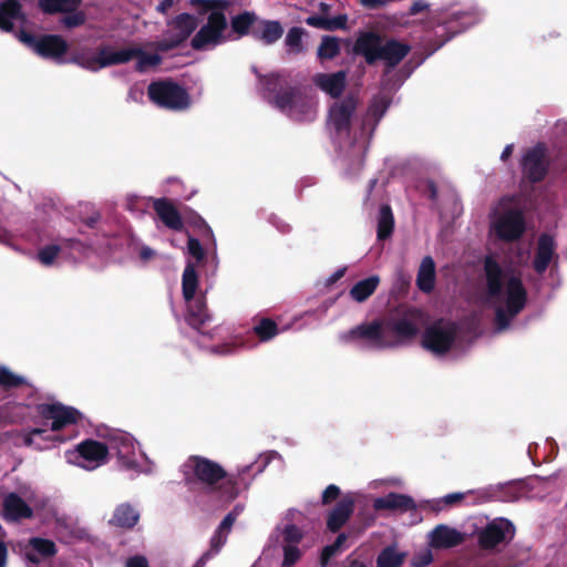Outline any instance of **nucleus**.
<instances>
[{"label":"nucleus","instance_id":"f257e3e1","mask_svg":"<svg viewBox=\"0 0 567 567\" xmlns=\"http://www.w3.org/2000/svg\"><path fill=\"white\" fill-rule=\"evenodd\" d=\"M485 277L484 302L494 309L498 328L505 329L525 307L526 289L518 276L502 269L491 256L485 259Z\"/></svg>","mask_w":567,"mask_h":567},{"label":"nucleus","instance_id":"f03ea898","mask_svg":"<svg viewBox=\"0 0 567 567\" xmlns=\"http://www.w3.org/2000/svg\"><path fill=\"white\" fill-rule=\"evenodd\" d=\"M419 331V323L414 315L398 321H374L352 329L343 338L354 340L359 346L370 349L395 347L414 337Z\"/></svg>","mask_w":567,"mask_h":567},{"label":"nucleus","instance_id":"7ed1b4c3","mask_svg":"<svg viewBox=\"0 0 567 567\" xmlns=\"http://www.w3.org/2000/svg\"><path fill=\"white\" fill-rule=\"evenodd\" d=\"M131 60L136 61L138 71L144 72L155 68L161 62L157 52L153 51V44L147 45H132L118 50L112 48H103L99 51H86L75 56V62L91 71L126 63Z\"/></svg>","mask_w":567,"mask_h":567},{"label":"nucleus","instance_id":"20e7f679","mask_svg":"<svg viewBox=\"0 0 567 567\" xmlns=\"http://www.w3.org/2000/svg\"><path fill=\"white\" fill-rule=\"evenodd\" d=\"M190 4L198 7L202 12H209L207 23L204 24L192 40V47L196 50H207L227 40V20L223 12L226 7L224 0H190Z\"/></svg>","mask_w":567,"mask_h":567},{"label":"nucleus","instance_id":"39448f33","mask_svg":"<svg viewBox=\"0 0 567 567\" xmlns=\"http://www.w3.org/2000/svg\"><path fill=\"white\" fill-rule=\"evenodd\" d=\"M301 538V532L293 524H287L284 528L277 530L276 543L284 554L281 567H291L299 560L301 550L298 545ZM278 557L279 553L276 548L269 546L252 567H277L279 564Z\"/></svg>","mask_w":567,"mask_h":567},{"label":"nucleus","instance_id":"423d86ee","mask_svg":"<svg viewBox=\"0 0 567 567\" xmlns=\"http://www.w3.org/2000/svg\"><path fill=\"white\" fill-rule=\"evenodd\" d=\"M525 229L522 213L514 206L513 199L504 198L496 206L491 231L504 240L517 239Z\"/></svg>","mask_w":567,"mask_h":567},{"label":"nucleus","instance_id":"0eeeda50","mask_svg":"<svg viewBox=\"0 0 567 567\" xmlns=\"http://www.w3.org/2000/svg\"><path fill=\"white\" fill-rule=\"evenodd\" d=\"M22 495L33 504L34 511L40 512L43 509V514H40L43 519H49L55 515L53 506L48 499H35L33 493L24 487L21 489ZM33 515V508L30 507L19 495L16 493L8 494L3 499V517L7 520L16 522L23 518H31Z\"/></svg>","mask_w":567,"mask_h":567},{"label":"nucleus","instance_id":"6e6552de","mask_svg":"<svg viewBox=\"0 0 567 567\" xmlns=\"http://www.w3.org/2000/svg\"><path fill=\"white\" fill-rule=\"evenodd\" d=\"M183 296L187 303V322L195 329L200 330L208 321L210 316L207 312L204 298L195 299V292L198 287V277L195 266L188 262L183 272L182 279Z\"/></svg>","mask_w":567,"mask_h":567},{"label":"nucleus","instance_id":"1a4fd4ad","mask_svg":"<svg viewBox=\"0 0 567 567\" xmlns=\"http://www.w3.org/2000/svg\"><path fill=\"white\" fill-rule=\"evenodd\" d=\"M268 99L295 121H312L317 115V101L301 91H286Z\"/></svg>","mask_w":567,"mask_h":567},{"label":"nucleus","instance_id":"9d476101","mask_svg":"<svg viewBox=\"0 0 567 567\" xmlns=\"http://www.w3.org/2000/svg\"><path fill=\"white\" fill-rule=\"evenodd\" d=\"M65 461L86 471L104 465L109 460V446L95 440H85L64 453Z\"/></svg>","mask_w":567,"mask_h":567},{"label":"nucleus","instance_id":"9b49d317","mask_svg":"<svg viewBox=\"0 0 567 567\" xmlns=\"http://www.w3.org/2000/svg\"><path fill=\"white\" fill-rule=\"evenodd\" d=\"M182 472L187 484L202 483L208 486L226 476L219 464L200 456H190L182 466Z\"/></svg>","mask_w":567,"mask_h":567},{"label":"nucleus","instance_id":"f8f14e48","mask_svg":"<svg viewBox=\"0 0 567 567\" xmlns=\"http://www.w3.org/2000/svg\"><path fill=\"white\" fill-rule=\"evenodd\" d=\"M148 96L156 105L169 110H184L190 104L187 92L182 86L171 81L151 83L148 86Z\"/></svg>","mask_w":567,"mask_h":567},{"label":"nucleus","instance_id":"ddd939ff","mask_svg":"<svg viewBox=\"0 0 567 567\" xmlns=\"http://www.w3.org/2000/svg\"><path fill=\"white\" fill-rule=\"evenodd\" d=\"M117 454L121 464L127 470L137 472H148L147 457L135 446L134 439L127 433H118L114 435L111 442V447Z\"/></svg>","mask_w":567,"mask_h":567},{"label":"nucleus","instance_id":"4468645a","mask_svg":"<svg viewBox=\"0 0 567 567\" xmlns=\"http://www.w3.org/2000/svg\"><path fill=\"white\" fill-rule=\"evenodd\" d=\"M457 327L449 321H439L429 327L423 334V347L435 355L447 352L454 344Z\"/></svg>","mask_w":567,"mask_h":567},{"label":"nucleus","instance_id":"2eb2a0df","mask_svg":"<svg viewBox=\"0 0 567 567\" xmlns=\"http://www.w3.org/2000/svg\"><path fill=\"white\" fill-rule=\"evenodd\" d=\"M18 39L43 58L59 60L68 49L66 42L59 35H44L39 39L21 30Z\"/></svg>","mask_w":567,"mask_h":567},{"label":"nucleus","instance_id":"dca6fc26","mask_svg":"<svg viewBox=\"0 0 567 567\" xmlns=\"http://www.w3.org/2000/svg\"><path fill=\"white\" fill-rule=\"evenodd\" d=\"M39 413L45 421L51 422L52 433L75 424L81 419V413L78 410L60 403L42 404L39 406Z\"/></svg>","mask_w":567,"mask_h":567},{"label":"nucleus","instance_id":"f3484780","mask_svg":"<svg viewBox=\"0 0 567 567\" xmlns=\"http://www.w3.org/2000/svg\"><path fill=\"white\" fill-rule=\"evenodd\" d=\"M515 528L513 524L498 518L488 524L480 534V544L484 548H493L502 542L513 538Z\"/></svg>","mask_w":567,"mask_h":567},{"label":"nucleus","instance_id":"a211bd4d","mask_svg":"<svg viewBox=\"0 0 567 567\" xmlns=\"http://www.w3.org/2000/svg\"><path fill=\"white\" fill-rule=\"evenodd\" d=\"M357 102L352 96L336 102L329 112L328 126L337 134L348 133L350 120L355 110Z\"/></svg>","mask_w":567,"mask_h":567},{"label":"nucleus","instance_id":"6ab92c4d","mask_svg":"<svg viewBox=\"0 0 567 567\" xmlns=\"http://www.w3.org/2000/svg\"><path fill=\"white\" fill-rule=\"evenodd\" d=\"M196 19L187 13L178 16L174 21L168 24L167 33L169 34L168 41L158 43L161 50H168L188 38V35L196 29Z\"/></svg>","mask_w":567,"mask_h":567},{"label":"nucleus","instance_id":"aec40b11","mask_svg":"<svg viewBox=\"0 0 567 567\" xmlns=\"http://www.w3.org/2000/svg\"><path fill=\"white\" fill-rule=\"evenodd\" d=\"M427 545L433 549H447L462 544L465 535L458 529L440 524L427 534Z\"/></svg>","mask_w":567,"mask_h":567},{"label":"nucleus","instance_id":"412c9836","mask_svg":"<svg viewBox=\"0 0 567 567\" xmlns=\"http://www.w3.org/2000/svg\"><path fill=\"white\" fill-rule=\"evenodd\" d=\"M524 175L533 182L540 181L547 172L545 148L537 145L528 150L522 159Z\"/></svg>","mask_w":567,"mask_h":567},{"label":"nucleus","instance_id":"4be33fe9","mask_svg":"<svg viewBox=\"0 0 567 567\" xmlns=\"http://www.w3.org/2000/svg\"><path fill=\"white\" fill-rule=\"evenodd\" d=\"M25 18L20 4L16 0H7L0 6V29L11 31L13 28L24 25Z\"/></svg>","mask_w":567,"mask_h":567},{"label":"nucleus","instance_id":"5701e85b","mask_svg":"<svg viewBox=\"0 0 567 567\" xmlns=\"http://www.w3.org/2000/svg\"><path fill=\"white\" fill-rule=\"evenodd\" d=\"M381 39L379 35L368 32L361 34L354 45V51L362 54L367 62L372 63L379 59L382 50Z\"/></svg>","mask_w":567,"mask_h":567},{"label":"nucleus","instance_id":"b1692460","mask_svg":"<svg viewBox=\"0 0 567 567\" xmlns=\"http://www.w3.org/2000/svg\"><path fill=\"white\" fill-rule=\"evenodd\" d=\"M313 82L326 94L337 97L346 86V73L342 71L332 74L319 73L315 75Z\"/></svg>","mask_w":567,"mask_h":567},{"label":"nucleus","instance_id":"393cba45","mask_svg":"<svg viewBox=\"0 0 567 567\" xmlns=\"http://www.w3.org/2000/svg\"><path fill=\"white\" fill-rule=\"evenodd\" d=\"M63 440L55 434H48L45 429H34L20 436V443L25 446L34 447L35 450H45L60 443Z\"/></svg>","mask_w":567,"mask_h":567},{"label":"nucleus","instance_id":"a878e982","mask_svg":"<svg viewBox=\"0 0 567 567\" xmlns=\"http://www.w3.org/2000/svg\"><path fill=\"white\" fill-rule=\"evenodd\" d=\"M373 506L375 509L410 511L415 508V503L408 495L390 493L386 496L375 498Z\"/></svg>","mask_w":567,"mask_h":567},{"label":"nucleus","instance_id":"bb28decb","mask_svg":"<svg viewBox=\"0 0 567 567\" xmlns=\"http://www.w3.org/2000/svg\"><path fill=\"white\" fill-rule=\"evenodd\" d=\"M154 209L161 220L171 229L181 230L183 221L175 209V207L166 199H156L154 202Z\"/></svg>","mask_w":567,"mask_h":567},{"label":"nucleus","instance_id":"cd10ccee","mask_svg":"<svg viewBox=\"0 0 567 567\" xmlns=\"http://www.w3.org/2000/svg\"><path fill=\"white\" fill-rule=\"evenodd\" d=\"M255 38L271 44L281 38L284 29L277 21H260L252 27Z\"/></svg>","mask_w":567,"mask_h":567},{"label":"nucleus","instance_id":"c85d7f7f","mask_svg":"<svg viewBox=\"0 0 567 567\" xmlns=\"http://www.w3.org/2000/svg\"><path fill=\"white\" fill-rule=\"evenodd\" d=\"M410 52V47L394 40L383 44L379 59L384 60L390 66L396 65Z\"/></svg>","mask_w":567,"mask_h":567},{"label":"nucleus","instance_id":"c756f323","mask_svg":"<svg viewBox=\"0 0 567 567\" xmlns=\"http://www.w3.org/2000/svg\"><path fill=\"white\" fill-rule=\"evenodd\" d=\"M555 250V244L551 237L543 235L538 240L537 256L534 267L537 272H543L548 267Z\"/></svg>","mask_w":567,"mask_h":567},{"label":"nucleus","instance_id":"7c9ffc66","mask_svg":"<svg viewBox=\"0 0 567 567\" xmlns=\"http://www.w3.org/2000/svg\"><path fill=\"white\" fill-rule=\"evenodd\" d=\"M417 287L424 291L430 292L435 284V264L431 257L423 258L416 278Z\"/></svg>","mask_w":567,"mask_h":567},{"label":"nucleus","instance_id":"2f4dec72","mask_svg":"<svg viewBox=\"0 0 567 567\" xmlns=\"http://www.w3.org/2000/svg\"><path fill=\"white\" fill-rule=\"evenodd\" d=\"M240 513L239 507H235V509L229 513L224 520L220 523L218 529L212 538V549L217 553L219 548L226 543L227 535L237 517Z\"/></svg>","mask_w":567,"mask_h":567},{"label":"nucleus","instance_id":"473e14b6","mask_svg":"<svg viewBox=\"0 0 567 567\" xmlns=\"http://www.w3.org/2000/svg\"><path fill=\"white\" fill-rule=\"evenodd\" d=\"M380 284L378 276H371L357 282L350 290V296L353 300L362 302L367 300L377 289Z\"/></svg>","mask_w":567,"mask_h":567},{"label":"nucleus","instance_id":"72a5a7b5","mask_svg":"<svg viewBox=\"0 0 567 567\" xmlns=\"http://www.w3.org/2000/svg\"><path fill=\"white\" fill-rule=\"evenodd\" d=\"M352 508L353 502L351 499H343L340 502L329 516L328 527L332 532L338 530L349 518L352 513Z\"/></svg>","mask_w":567,"mask_h":567},{"label":"nucleus","instance_id":"f704fd0d","mask_svg":"<svg viewBox=\"0 0 567 567\" xmlns=\"http://www.w3.org/2000/svg\"><path fill=\"white\" fill-rule=\"evenodd\" d=\"M138 519L137 512L128 505H121L115 509L112 522L121 527H132Z\"/></svg>","mask_w":567,"mask_h":567},{"label":"nucleus","instance_id":"c9c22d12","mask_svg":"<svg viewBox=\"0 0 567 567\" xmlns=\"http://www.w3.org/2000/svg\"><path fill=\"white\" fill-rule=\"evenodd\" d=\"M81 0H39L44 12L55 13L71 11L80 4Z\"/></svg>","mask_w":567,"mask_h":567},{"label":"nucleus","instance_id":"e433bc0d","mask_svg":"<svg viewBox=\"0 0 567 567\" xmlns=\"http://www.w3.org/2000/svg\"><path fill=\"white\" fill-rule=\"evenodd\" d=\"M403 559V553L396 550L394 547H388L379 555L378 567H400Z\"/></svg>","mask_w":567,"mask_h":567},{"label":"nucleus","instance_id":"4c0bfd02","mask_svg":"<svg viewBox=\"0 0 567 567\" xmlns=\"http://www.w3.org/2000/svg\"><path fill=\"white\" fill-rule=\"evenodd\" d=\"M464 497H465L464 493H452V494H447L444 497H441L437 499L427 501L425 504H426V507H429L435 512H440V511H443L445 508H449V507H452V506L458 504L460 502H462L464 499Z\"/></svg>","mask_w":567,"mask_h":567},{"label":"nucleus","instance_id":"58836bf2","mask_svg":"<svg viewBox=\"0 0 567 567\" xmlns=\"http://www.w3.org/2000/svg\"><path fill=\"white\" fill-rule=\"evenodd\" d=\"M393 229V216L389 206H382L380 209L378 223V237L384 239L389 237Z\"/></svg>","mask_w":567,"mask_h":567},{"label":"nucleus","instance_id":"ea45409f","mask_svg":"<svg viewBox=\"0 0 567 567\" xmlns=\"http://www.w3.org/2000/svg\"><path fill=\"white\" fill-rule=\"evenodd\" d=\"M29 546L40 558H48L55 554V545L52 540L34 537L29 540Z\"/></svg>","mask_w":567,"mask_h":567},{"label":"nucleus","instance_id":"a19ab883","mask_svg":"<svg viewBox=\"0 0 567 567\" xmlns=\"http://www.w3.org/2000/svg\"><path fill=\"white\" fill-rule=\"evenodd\" d=\"M256 18L251 13H243L240 16H237L233 18L231 20V29L233 32L237 34V37H241L246 34L249 30V28L254 24Z\"/></svg>","mask_w":567,"mask_h":567},{"label":"nucleus","instance_id":"79ce46f5","mask_svg":"<svg viewBox=\"0 0 567 567\" xmlns=\"http://www.w3.org/2000/svg\"><path fill=\"white\" fill-rule=\"evenodd\" d=\"M340 50L339 42L336 38L326 37L319 47L318 54L321 59H332Z\"/></svg>","mask_w":567,"mask_h":567},{"label":"nucleus","instance_id":"37998d69","mask_svg":"<svg viewBox=\"0 0 567 567\" xmlns=\"http://www.w3.org/2000/svg\"><path fill=\"white\" fill-rule=\"evenodd\" d=\"M24 382H25V380L22 377L14 374L8 368H4V367L0 368V385H2L4 388H13V386H19V385L23 384Z\"/></svg>","mask_w":567,"mask_h":567},{"label":"nucleus","instance_id":"c03bdc74","mask_svg":"<svg viewBox=\"0 0 567 567\" xmlns=\"http://www.w3.org/2000/svg\"><path fill=\"white\" fill-rule=\"evenodd\" d=\"M255 332L261 340H269L278 333L277 326L274 321L265 319L255 327Z\"/></svg>","mask_w":567,"mask_h":567},{"label":"nucleus","instance_id":"a18cd8bd","mask_svg":"<svg viewBox=\"0 0 567 567\" xmlns=\"http://www.w3.org/2000/svg\"><path fill=\"white\" fill-rule=\"evenodd\" d=\"M302 31L298 28L289 30L286 37V45L290 52H299L301 50Z\"/></svg>","mask_w":567,"mask_h":567},{"label":"nucleus","instance_id":"49530a36","mask_svg":"<svg viewBox=\"0 0 567 567\" xmlns=\"http://www.w3.org/2000/svg\"><path fill=\"white\" fill-rule=\"evenodd\" d=\"M59 251H60V248L55 245L47 246L39 251V254H38L39 260L41 261V264H43L45 266H50L53 264L54 259L58 257Z\"/></svg>","mask_w":567,"mask_h":567},{"label":"nucleus","instance_id":"de8ad7c7","mask_svg":"<svg viewBox=\"0 0 567 567\" xmlns=\"http://www.w3.org/2000/svg\"><path fill=\"white\" fill-rule=\"evenodd\" d=\"M432 548H422L416 551L412 558V565L414 567H425L433 560Z\"/></svg>","mask_w":567,"mask_h":567},{"label":"nucleus","instance_id":"09e8293b","mask_svg":"<svg viewBox=\"0 0 567 567\" xmlns=\"http://www.w3.org/2000/svg\"><path fill=\"white\" fill-rule=\"evenodd\" d=\"M188 254L192 255L194 258H196L197 261H200L204 257V249L200 245V243L195 238L188 239V246H187Z\"/></svg>","mask_w":567,"mask_h":567},{"label":"nucleus","instance_id":"8fccbe9b","mask_svg":"<svg viewBox=\"0 0 567 567\" xmlns=\"http://www.w3.org/2000/svg\"><path fill=\"white\" fill-rule=\"evenodd\" d=\"M344 540V535H340L338 538H337V542L331 545V546H327L323 551H322V557H321V563L322 565H326L327 561L329 560V558L331 556H333L339 547L341 546L342 542Z\"/></svg>","mask_w":567,"mask_h":567},{"label":"nucleus","instance_id":"3c124183","mask_svg":"<svg viewBox=\"0 0 567 567\" xmlns=\"http://www.w3.org/2000/svg\"><path fill=\"white\" fill-rule=\"evenodd\" d=\"M284 84V79L279 75H270L265 80L266 90L270 93L277 90V87H281Z\"/></svg>","mask_w":567,"mask_h":567},{"label":"nucleus","instance_id":"603ef678","mask_svg":"<svg viewBox=\"0 0 567 567\" xmlns=\"http://www.w3.org/2000/svg\"><path fill=\"white\" fill-rule=\"evenodd\" d=\"M339 495V488L336 485H329L322 493V502L330 503Z\"/></svg>","mask_w":567,"mask_h":567},{"label":"nucleus","instance_id":"864d4df0","mask_svg":"<svg viewBox=\"0 0 567 567\" xmlns=\"http://www.w3.org/2000/svg\"><path fill=\"white\" fill-rule=\"evenodd\" d=\"M306 22H307V24H309L311 27H316V28H320V29H324V30L329 29L328 19L322 18V17H309L306 20Z\"/></svg>","mask_w":567,"mask_h":567},{"label":"nucleus","instance_id":"5fc2aeb1","mask_svg":"<svg viewBox=\"0 0 567 567\" xmlns=\"http://www.w3.org/2000/svg\"><path fill=\"white\" fill-rule=\"evenodd\" d=\"M346 21H347V18L344 16H339L333 19H328V25H329L328 30L344 28Z\"/></svg>","mask_w":567,"mask_h":567},{"label":"nucleus","instance_id":"6e6d98bb","mask_svg":"<svg viewBox=\"0 0 567 567\" xmlns=\"http://www.w3.org/2000/svg\"><path fill=\"white\" fill-rule=\"evenodd\" d=\"M386 102L385 101H381V102H375L371 105L370 107V112L373 114V115H378L379 117L385 112L386 110Z\"/></svg>","mask_w":567,"mask_h":567},{"label":"nucleus","instance_id":"4d7b16f0","mask_svg":"<svg viewBox=\"0 0 567 567\" xmlns=\"http://www.w3.org/2000/svg\"><path fill=\"white\" fill-rule=\"evenodd\" d=\"M84 22V16L82 13H76L71 17H66L64 19V23L69 27H75Z\"/></svg>","mask_w":567,"mask_h":567},{"label":"nucleus","instance_id":"13d9d810","mask_svg":"<svg viewBox=\"0 0 567 567\" xmlns=\"http://www.w3.org/2000/svg\"><path fill=\"white\" fill-rule=\"evenodd\" d=\"M126 567H148L144 557L135 556L127 560Z\"/></svg>","mask_w":567,"mask_h":567},{"label":"nucleus","instance_id":"bf43d9fd","mask_svg":"<svg viewBox=\"0 0 567 567\" xmlns=\"http://www.w3.org/2000/svg\"><path fill=\"white\" fill-rule=\"evenodd\" d=\"M427 8V3L423 0L415 1L410 8V14H416Z\"/></svg>","mask_w":567,"mask_h":567},{"label":"nucleus","instance_id":"052dcab7","mask_svg":"<svg viewBox=\"0 0 567 567\" xmlns=\"http://www.w3.org/2000/svg\"><path fill=\"white\" fill-rule=\"evenodd\" d=\"M225 487H226V501H230L233 498H235V496L237 495V492H236V488L235 486L233 485V483L230 481H227L225 483Z\"/></svg>","mask_w":567,"mask_h":567},{"label":"nucleus","instance_id":"680f3d73","mask_svg":"<svg viewBox=\"0 0 567 567\" xmlns=\"http://www.w3.org/2000/svg\"><path fill=\"white\" fill-rule=\"evenodd\" d=\"M8 549L3 542L0 540V567H6Z\"/></svg>","mask_w":567,"mask_h":567},{"label":"nucleus","instance_id":"e2e57ef3","mask_svg":"<svg viewBox=\"0 0 567 567\" xmlns=\"http://www.w3.org/2000/svg\"><path fill=\"white\" fill-rule=\"evenodd\" d=\"M155 255V251L148 247H143L141 250V257L144 260H150Z\"/></svg>","mask_w":567,"mask_h":567},{"label":"nucleus","instance_id":"0e129e2a","mask_svg":"<svg viewBox=\"0 0 567 567\" xmlns=\"http://www.w3.org/2000/svg\"><path fill=\"white\" fill-rule=\"evenodd\" d=\"M172 4H173V0H163V1L158 4L157 10H158L159 12L165 13V12H166L171 7H172Z\"/></svg>","mask_w":567,"mask_h":567},{"label":"nucleus","instance_id":"69168bd1","mask_svg":"<svg viewBox=\"0 0 567 567\" xmlns=\"http://www.w3.org/2000/svg\"><path fill=\"white\" fill-rule=\"evenodd\" d=\"M513 153V145H507L501 154L502 161H506Z\"/></svg>","mask_w":567,"mask_h":567},{"label":"nucleus","instance_id":"338daca9","mask_svg":"<svg viewBox=\"0 0 567 567\" xmlns=\"http://www.w3.org/2000/svg\"><path fill=\"white\" fill-rule=\"evenodd\" d=\"M27 557H28V559H29L30 561H32V563H35V564H37V563H39V557H38V556H35V555H34V554H32V553H27Z\"/></svg>","mask_w":567,"mask_h":567},{"label":"nucleus","instance_id":"774afa93","mask_svg":"<svg viewBox=\"0 0 567 567\" xmlns=\"http://www.w3.org/2000/svg\"><path fill=\"white\" fill-rule=\"evenodd\" d=\"M343 275H344V269H340V270H338V271L333 275V280H337V279L341 278Z\"/></svg>","mask_w":567,"mask_h":567}]
</instances>
